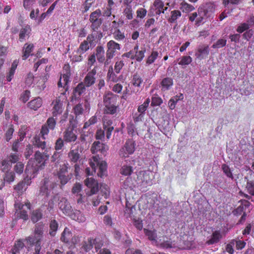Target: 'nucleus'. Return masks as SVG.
I'll return each mask as SVG.
<instances>
[{
  "instance_id": "obj_1",
  "label": "nucleus",
  "mask_w": 254,
  "mask_h": 254,
  "mask_svg": "<svg viewBox=\"0 0 254 254\" xmlns=\"http://www.w3.org/2000/svg\"><path fill=\"white\" fill-rule=\"evenodd\" d=\"M50 155L48 153L47 149L45 150L43 153L39 151H37L34 155V160H29L28 164L26 167L25 173H35L38 170L39 167L42 165H44L45 161L49 159Z\"/></svg>"
},
{
  "instance_id": "obj_2",
  "label": "nucleus",
  "mask_w": 254,
  "mask_h": 254,
  "mask_svg": "<svg viewBox=\"0 0 254 254\" xmlns=\"http://www.w3.org/2000/svg\"><path fill=\"white\" fill-rule=\"evenodd\" d=\"M107 47L105 65H108L111 63V59L113 58L117 52L121 49L120 45L114 40L109 41L107 44Z\"/></svg>"
},
{
  "instance_id": "obj_3",
  "label": "nucleus",
  "mask_w": 254,
  "mask_h": 254,
  "mask_svg": "<svg viewBox=\"0 0 254 254\" xmlns=\"http://www.w3.org/2000/svg\"><path fill=\"white\" fill-rule=\"evenodd\" d=\"M101 11L99 9L90 14L89 20L91 23L90 27L92 31H97L102 24L103 19L101 17Z\"/></svg>"
},
{
  "instance_id": "obj_4",
  "label": "nucleus",
  "mask_w": 254,
  "mask_h": 254,
  "mask_svg": "<svg viewBox=\"0 0 254 254\" xmlns=\"http://www.w3.org/2000/svg\"><path fill=\"white\" fill-rule=\"evenodd\" d=\"M153 173L149 171H141L137 173V183L146 187L152 184Z\"/></svg>"
},
{
  "instance_id": "obj_5",
  "label": "nucleus",
  "mask_w": 254,
  "mask_h": 254,
  "mask_svg": "<svg viewBox=\"0 0 254 254\" xmlns=\"http://www.w3.org/2000/svg\"><path fill=\"white\" fill-rule=\"evenodd\" d=\"M44 233V225L37 224L35 225L34 236H29L27 238V241L30 244H34L35 243H41Z\"/></svg>"
},
{
  "instance_id": "obj_6",
  "label": "nucleus",
  "mask_w": 254,
  "mask_h": 254,
  "mask_svg": "<svg viewBox=\"0 0 254 254\" xmlns=\"http://www.w3.org/2000/svg\"><path fill=\"white\" fill-rule=\"evenodd\" d=\"M55 187V184L49 178H45L41 182L39 194L48 197L51 190Z\"/></svg>"
},
{
  "instance_id": "obj_7",
  "label": "nucleus",
  "mask_w": 254,
  "mask_h": 254,
  "mask_svg": "<svg viewBox=\"0 0 254 254\" xmlns=\"http://www.w3.org/2000/svg\"><path fill=\"white\" fill-rule=\"evenodd\" d=\"M135 150V142L132 139L127 140L125 145L120 149L119 154L123 158H126L132 154Z\"/></svg>"
},
{
  "instance_id": "obj_8",
  "label": "nucleus",
  "mask_w": 254,
  "mask_h": 254,
  "mask_svg": "<svg viewBox=\"0 0 254 254\" xmlns=\"http://www.w3.org/2000/svg\"><path fill=\"white\" fill-rule=\"evenodd\" d=\"M85 185L90 190L86 192V194L90 196L96 193L99 190L98 183L96 180L92 178H87L84 181Z\"/></svg>"
},
{
  "instance_id": "obj_9",
  "label": "nucleus",
  "mask_w": 254,
  "mask_h": 254,
  "mask_svg": "<svg viewBox=\"0 0 254 254\" xmlns=\"http://www.w3.org/2000/svg\"><path fill=\"white\" fill-rule=\"evenodd\" d=\"M94 35L93 34L89 35L86 40L83 41L80 45L79 47L77 50V53L79 54L82 55L89 49V44L92 45L93 41H94Z\"/></svg>"
},
{
  "instance_id": "obj_10",
  "label": "nucleus",
  "mask_w": 254,
  "mask_h": 254,
  "mask_svg": "<svg viewBox=\"0 0 254 254\" xmlns=\"http://www.w3.org/2000/svg\"><path fill=\"white\" fill-rule=\"evenodd\" d=\"M109 147L107 145L104 144L99 141H95L93 143L91 148V151L93 154L100 152L104 155H105Z\"/></svg>"
},
{
  "instance_id": "obj_11",
  "label": "nucleus",
  "mask_w": 254,
  "mask_h": 254,
  "mask_svg": "<svg viewBox=\"0 0 254 254\" xmlns=\"http://www.w3.org/2000/svg\"><path fill=\"white\" fill-rule=\"evenodd\" d=\"M59 208L66 215H70L72 212V207L65 197H62L58 203Z\"/></svg>"
},
{
  "instance_id": "obj_12",
  "label": "nucleus",
  "mask_w": 254,
  "mask_h": 254,
  "mask_svg": "<svg viewBox=\"0 0 254 254\" xmlns=\"http://www.w3.org/2000/svg\"><path fill=\"white\" fill-rule=\"evenodd\" d=\"M209 54V48L208 45H199L195 53V56L198 60H201L205 58Z\"/></svg>"
},
{
  "instance_id": "obj_13",
  "label": "nucleus",
  "mask_w": 254,
  "mask_h": 254,
  "mask_svg": "<svg viewBox=\"0 0 254 254\" xmlns=\"http://www.w3.org/2000/svg\"><path fill=\"white\" fill-rule=\"evenodd\" d=\"M96 69L95 67L92 70L88 72L84 79V84L86 87H90L93 85L96 80Z\"/></svg>"
},
{
  "instance_id": "obj_14",
  "label": "nucleus",
  "mask_w": 254,
  "mask_h": 254,
  "mask_svg": "<svg viewBox=\"0 0 254 254\" xmlns=\"http://www.w3.org/2000/svg\"><path fill=\"white\" fill-rule=\"evenodd\" d=\"M30 184L31 178L27 176L17 185L15 186L14 189L18 193H22L26 190L27 187L29 186Z\"/></svg>"
},
{
  "instance_id": "obj_15",
  "label": "nucleus",
  "mask_w": 254,
  "mask_h": 254,
  "mask_svg": "<svg viewBox=\"0 0 254 254\" xmlns=\"http://www.w3.org/2000/svg\"><path fill=\"white\" fill-rule=\"evenodd\" d=\"M80 148L77 147L75 149H71L68 153V158L70 162L77 163L81 158V153Z\"/></svg>"
},
{
  "instance_id": "obj_16",
  "label": "nucleus",
  "mask_w": 254,
  "mask_h": 254,
  "mask_svg": "<svg viewBox=\"0 0 254 254\" xmlns=\"http://www.w3.org/2000/svg\"><path fill=\"white\" fill-rule=\"evenodd\" d=\"M118 97V96L114 94L111 92L107 93L104 95L103 98L104 105H115Z\"/></svg>"
},
{
  "instance_id": "obj_17",
  "label": "nucleus",
  "mask_w": 254,
  "mask_h": 254,
  "mask_svg": "<svg viewBox=\"0 0 254 254\" xmlns=\"http://www.w3.org/2000/svg\"><path fill=\"white\" fill-rule=\"evenodd\" d=\"M95 57L97 58V61L99 63H104L105 65V61L106 59L105 57V51L104 48L101 46H97L95 49L94 53Z\"/></svg>"
},
{
  "instance_id": "obj_18",
  "label": "nucleus",
  "mask_w": 254,
  "mask_h": 254,
  "mask_svg": "<svg viewBox=\"0 0 254 254\" xmlns=\"http://www.w3.org/2000/svg\"><path fill=\"white\" fill-rule=\"evenodd\" d=\"M85 85H84L82 82L77 85L73 90V95L72 96V99L74 98L75 100H76L80 98L81 95L85 91Z\"/></svg>"
},
{
  "instance_id": "obj_19",
  "label": "nucleus",
  "mask_w": 254,
  "mask_h": 254,
  "mask_svg": "<svg viewBox=\"0 0 254 254\" xmlns=\"http://www.w3.org/2000/svg\"><path fill=\"white\" fill-rule=\"evenodd\" d=\"M63 137L66 142H74L77 139V135L72 129H66L64 131Z\"/></svg>"
},
{
  "instance_id": "obj_20",
  "label": "nucleus",
  "mask_w": 254,
  "mask_h": 254,
  "mask_svg": "<svg viewBox=\"0 0 254 254\" xmlns=\"http://www.w3.org/2000/svg\"><path fill=\"white\" fill-rule=\"evenodd\" d=\"M91 136H92V135L90 134V133H88L87 132H86L85 131H83L81 133L79 138L81 143V146L80 147V151H82V150H83L84 144L86 145L87 143L90 140Z\"/></svg>"
},
{
  "instance_id": "obj_21",
  "label": "nucleus",
  "mask_w": 254,
  "mask_h": 254,
  "mask_svg": "<svg viewBox=\"0 0 254 254\" xmlns=\"http://www.w3.org/2000/svg\"><path fill=\"white\" fill-rule=\"evenodd\" d=\"M173 84V81L172 78L165 77L163 78L160 83V87L161 88V90H168L169 89H170Z\"/></svg>"
},
{
  "instance_id": "obj_22",
  "label": "nucleus",
  "mask_w": 254,
  "mask_h": 254,
  "mask_svg": "<svg viewBox=\"0 0 254 254\" xmlns=\"http://www.w3.org/2000/svg\"><path fill=\"white\" fill-rule=\"evenodd\" d=\"M42 104V100L41 98L38 97L34 100H31L28 103V106L32 110L35 111L39 108Z\"/></svg>"
},
{
  "instance_id": "obj_23",
  "label": "nucleus",
  "mask_w": 254,
  "mask_h": 254,
  "mask_svg": "<svg viewBox=\"0 0 254 254\" xmlns=\"http://www.w3.org/2000/svg\"><path fill=\"white\" fill-rule=\"evenodd\" d=\"M34 48V45L32 44H28L26 43L23 49V55L22 59L25 60L27 58L29 57L31 53L32 52Z\"/></svg>"
},
{
  "instance_id": "obj_24",
  "label": "nucleus",
  "mask_w": 254,
  "mask_h": 254,
  "mask_svg": "<svg viewBox=\"0 0 254 254\" xmlns=\"http://www.w3.org/2000/svg\"><path fill=\"white\" fill-rule=\"evenodd\" d=\"M222 236L219 231H215L213 232L211 238L206 242V244L208 245H212L215 243H217L221 239Z\"/></svg>"
},
{
  "instance_id": "obj_25",
  "label": "nucleus",
  "mask_w": 254,
  "mask_h": 254,
  "mask_svg": "<svg viewBox=\"0 0 254 254\" xmlns=\"http://www.w3.org/2000/svg\"><path fill=\"white\" fill-rule=\"evenodd\" d=\"M31 32L30 26L26 25L22 28L19 34V40L20 42H23L26 36H29Z\"/></svg>"
},
{
  "instance_id": "obj_26",
  "label": "nucleus",
  "mask_w": 254,
  "mask_h": 254,
  "mask_svg": "<svg viewBox=\"0 0 254 254\" xmlns=\"http://www.w3.org/2000/svg\"><path fill=\"white\" fill-rule=\"evenodd\" d=\"M72 237V235L71 231L68 228L66 227L62 234L61 240L64 243H68L71 241Z\"/></svg>"
},
{
  "instance_id": "obj_27",
  "label": "nucleus",
  "mask_w": 254,
  "mask_h": 254,
  "mask_svg": "<svg viewBox=\"0 0 254 254\" xmlns=\"http://www.w3.org/2000/svg\"><path fill=\"white\" fill-rule=\"evenodd\" d=\"M14 179L15 174L13 172H6L3 178L4 182H3L2 184L0 186V190H1V189L4 186L5 182L10 183L14 181Z\"/></svg>"
},
{
  "instance_id": "obj_28",
  "label": "nucleus",
  "mask_w": 254,
  "mask_h": 254,
  "mask_svg": "<svg viewBox=\"0 0 254 254\" xmlns=\"http://www.w3.org/2000/svg\"><path fill=\"white\" fill-rule=\"evenodd\" d=\"M96 165L98 166L99 172L97 175L99 177H103L106 173L107 170V163L105 161H102L100 162L96 163Z\"/></svg>"
},
{
  "instance_id": "obj_29",
  "label": "nucleus",
  "mask_w": 254,
  "mask_h": 254,
  "mask_svg": "<svg viewBox=\"0 0 254 254\" xmlns=\"http://www.w3.org/2000/svg\"><path fill=\"white\" fill-rule=\"evenodd\" d=\"M181 12L179 10H174L171 12V16L168 19L170 23H177V20L181 16Z\"/></svg>"
},
{
  "instance_id": "obj_30",
  "label": "nucleus",
  "mask_w": 254,
  "mask_h": 254,
  "mask_svg": "<svg viewBox=\"0 0 254 254\" xmlns=\"http://www.w3.org/2000/svg\"><path fill=\"white\" fill-rule=\"evenodd\" d=\"M50 231L49 234L51 237L55 236L58 229L59 224L57 221L55 219L52 220L50 223Z\"/></svg>"
},
{
  "instance_id": "obj_31",
  "label": "nucleus",
  "mask_w": 254,
  "mask_h": 254,
  "mask_svg": "<svg viewBox=\"0 0 254 254\" xmlns=\"http://www.w3.org/2000/svg\"><path fill=\"white\" fill-rule=\"evenodd\" d=\"M33 145L35 147L42 150H47L46 147V142L45 141L41 140L39 137L36 136L33 138Z\"/></svg>"
},
{
  "instance_id": "obj_32",
  "label": "nucleus",
  "mask_w": 254,
  "mask_h": 254,
  "mask_svg": "<svg viewBox=\"0 0 254 254\" xmlns=\"http://www.w3.org/2000/svg\"><path fill=\"white\" fill-rule=\"evenodd\" d=\"M62 103L61 100L56 99L53 108V114L54 116H56L62 113Z\"/></svg>"
},
{
  "instance_id": "obj_33",
  "label": "nucleus",
  "mask_w": 254,
  "mask_h": 254,
  "mask_svg": "<svg viewBox=\"0 0 254 254\" xmlns=\"http://www.w3.org/2000/svg\"><path fill=\"white\" fill-rule=\"evenodd\" d=\"M153 5L155 7L156 14L160 15L161 13H164L163 10L164 7V3L161 0H155L154 2Z\"/></svg>"
},
{
  "instance_id": "obj_34",
  "label": "nucleus",
  "mask_w": 254,
  "mask_h": 254,
  "mask_svg": "<svg viewBox=\"0 0 254 254\" xmlns=\"http://www.w3.org/2000/svg\"><path fill=\"white\" fill-rule=\"evenodd\" d=\"M118 106L115 105H105L104 112L105 114L114 115L118 111Z\"/></svg>"
},
{
  "instance_id": "obj_35",
  "label": "nucleus",
  "mask_w": 254,
  "mask_h": 254,
  "mask_svg": "<svg viewBox=\"0 0 254 254\" xmlns=\"http://www.w3.org/2000/svg\"><path fill=\"white\" fill-rule=\"evenodd\" d=\"M72 218L79 222H84L86 220V218L83 214L79 210H77L72 215Z\"/></svg>"
},
{
  "instance_id": "obj_36",
  "label": "nucleus",
  "mask_w": 254,
  "mask_h": 254,
  "mask_svg": "<svg viewBox=\"0 0 254 254\" xmlns=\"http://www.w3.org/2000/svg\"><path fill=\"white\" fill-rule=\"evenodd\" d=\"M24 247V244L21 240L16 241L14 247L11 249V254H17Z\"/></svg>"
},
{
  "instance_id": "obj_37",
  "label": "nucleus",
  "mask_w": 254,
  "mask_h": 254,
  "mask_svg": "<svg viewBox=\"0 0 254 254\" xmlns=\"http://www.w3.org/2000/svg\"><path fill=\"white\" fill-rule=\"evenodd\" d=\"M42 213L39 209L33 210L31 217V219L33 223H36L41 219Z\"/></svg>"
},
{
  "instance_id": "obj_38",
  "label": "nucleus",
  "mask_w": 254,
  "mask_h": 254,
  "mask_svg": "<svg viewBox=\"0 0 254 254\" xmlns=\"http://www.w3.org/2000/svg\"><path fill=\"white\" fill-rule=\"evenodd\" d=\"M198 13L199 17L197 19V23L201 22L205 17H207L209 16V15L207 14L208 11L203 8H199Z\"/></svg>"
},
{
  "instance_id": "obj_39",
  "label": "nucleus",
  "mask_w": 254,
  "mask_h": 254,
  "mask_svg": "<svg viewBox=\"0 0 254 254\" xmlns=\"http://www.w3.org/2000/svg\"><path fill=\"white\" fill-rule=\"evenodd\" d=\"M144 232L148 239L150 241H155L157 238V234L155 230H149L144 229Z\"/></svg>"
},
{
  "instance_id": "obj_40",
  "label": "nucleus",
  "mask_w": 254,
  "mask_h": 254,
  "mask_svg": "<svg viewBox=\"0 0 254 254\" xmlns=\"http://www.w3.org/2000/svg\"><path fill=\"white\" fill-rule=\"evenodd\" d=\"M69 77L67 74H64L62 76L60 77V79H62V82H63L64 86L63 88L65 89V91L61 94L64 95L65 92L68 90V83L69 81Z\"/></svg>"
},
{
  "instance_id": "obj_41",
  "label": "nucleus",
  "mask_w": 254,
  "mask_h": 254,
  "mask_svg": "<svg viewBox=\"0 0 254 254\" xmlns=\"http://www.w3.org/2000/svg\"><path fill=\"white\" fill-rule=\"evenodd\" d=\"M96 241V239H89L87 242H84L82 248L86 251L88 252L93 247L95 242Z\"/></svg>"
},
{
  "instance_id": "obj_42",
  "label": "nucleus",
  "mask_w": 254,
  "mask_h": 254,
  "mask_svg": "<svg viewBox=\"0 0 254 254\" xmlns=\"http://www.w3.org/2000/svg\"><path fill=\"white\" fill-rule=\"evenodd\" d=\"M107 78L109 80L116 82L118 81V77L113 71L112 66H110L107 73Z\"/></svg>"
},
{
  "instance_id": "obj_43",
  "label": "nucleus",
  "mask_w": 254,
  "mask_h": 254,
  "mask_svg": "<svg viewBox=\"0 0 254 254\" xmlns=\"http://www.w3.org/2000/svg\"><path fill=\"white\" fill-rule=\"evenodd\" d=\"M180 9L185 12H189L194 9V7L192 5L189 4L185 1L180 4Z\"/></svg>"
},
{
  "instance_id": "obj_44",
  "label": "nucleus",
  "mask_w": 254,
  "mask_h": 254,
  "mask_svg": "<svg viewBox=\"0 0 254 254\" xmlns=\"http://www.w3.org/2000/svg\"><path fill=\"white\" fill-rule=\"evenodd\" d=\"M150 102V99L149 98H147L142 104L138 106L137 108V112L145 115V111L147 110Z\"/></svg>"
},
{
  "instance_id": "obj_45",
  "label": "nucleus",
  "mask_w": 254,
  "mask_h": 254,
  "mask_svg": "<svg viewBox=\"0 0 254 254\" xmlns=\"http://www.w3.org/2000/svg\"><path fill=\"white\" fill-rule=\"evenodd\" d=\"M49 77L48 74L45 73L38 77L37 84H38V86H41L42 88L44 89L45 87V83Z\"/></svg>"
},
{
  "instance_id": "obj_46",
  "label": "nucleus",
  "mask_w": 254,
  "mask_h": 254,
  "mask_svg": "<svg viewBox=\"0 0 254 254\" xmlns=\"http://www.w3.org/2000/svg\"><path fill=\"white\" fill-rule=\"evenodd\" d=\"M226 43L227 40L225 39H219L212 45V48L213 49H219L223 48L226 46Z\"/></svg>"
},
{
  "instance_id": "obj_47",
  "label": "nucleus",
  "mask_w": 254,
  "mask_h": 254,
  "mask_svg": "<svg viewBox=\"0 0 254 254\" xmlns=\"http://www.w3.org/2000/svg\"><path fill=\"white\" fill-rule=\"evenodd\" d=\"M132 82V84L134 86L139 87H140L141 84L143 82V79L140 77V76L139 75H138V74H134L133 75Z\"/></svg>"
},
{
  "instance_id": "obj_48",
  "label": "nucleus",
  "mask_w": 254,
  "mask_h": 254,
  "mask_svg": "<svg viewBox=\"0 0 254 254\" xmlns=\"http://www.w3.org/2000/svg\"><path fill=\"white\" fill-rule=\"evenodd\" d=\"M124 15L127 19H131L133 18V10L131 5H127L123 11Z\"/></svg>"
},
{
  "instance_id": "obj_49",
  "label": "nucleus",
  "mask_w": 254,
  "mask_h": 254,
  "mask_svg": "<svg viewBox=\"0 0 254 254\" xmlns=\"http://www.w3.org/2000/svg\"><path fill=\"white\" fill-rule=\"evenodd\" d=\"M245 180L247 181V188L249 193L252 195H254V182L252 181H249L247 177L244 178Z\"/></svg>"
},
{
  "instance_id": "obj_50",
  "label": "nucleus",
  "mask_w": 254,
  "mask_h": 254,
  "mask_svg": "<svg viewBox=\"0 0 254 254\" xmlns=\"http://www.w3.org/2000/svg\"><path fill=\"white\" fill-rule=\"evenodd\" d=\"M222 170L223 173L229 178L233 179L234 177L230 167L226 164L222 165Z\"/></svg>"
},
{
  "instance_id": "obj_51",
  "label": "nucleus",
  "mask_w": 254,
  "mask_h": 254,
  "mask_svg": "<svg viewBox=\"0 0 254 254\" xmlns=\"http://www.w3.org/2000/svg\"><path fill=\"white\" fill-rule=\"evenodd\" d=\"M61 157V154L60 152H58L57 151H55L51 157V161L52 162L55 163L56 165H57L60 163Z\"/></svg>"
},
{
  "instance_id": "obj_52",
  "label": "nucleus",
  "mask_w": 254,
  "mask_h": 254,
  "mask_svg": "<svg viewBox=\"0 0 254 254\" xmlns=\"http://www.w3.org/2000/svg\"><path fill=\"white\" fill-rule=\"evenodd\" d=\"M59 180L60 181V183L62 186L65 185L71 179L68 175H58Z\"/></svg>"
},
{
  "instance_id": "obj_53",
  "label": "nucleus",
  "mask_w": 254,
  "mask_h": 254,
  "mask_svg": "<svg viewBox=\"0 0 254 254\" xmlns=\"http://www.w3.org/2000/svg\"><path fill=\"white\" fill-rule=\"evenodd\" d=\"M132 172V167L129 166L124 165L121 169V173L125 176L130 175Z\"/></svg>"
},
{
  "instance_id": "obj_54",
  "label": "nucleus",
  "mask_w": 254,
  "mask_h": 254,
  "mask_svg": "<svg viewBox=\"0 0 254 254\" xmlns=\"http://www.w3.org/2000/svg\"><path fill=\"white\" fill-rule=\"evenodd\" d=\"M45 125H47V127L51 130H54L55 127L56 125V121L53 117L49 118L47 120V122L45 124Z\"/></svg>"
},
{
  "instance_id": "obj_55",
  "label": "nucleus",
  "mask_w": 254,
  "mask_h": 254,
  "mask_svg": "<svg viewBox=\"0 0 254 254\" xmlns=\"http://www.w3.org/2000/svg\"><path fill=\"white\" fill-rule=\"evenodd\" d=\"M64 138H59L56 141L55 144V149L56 151L61 150L64 146Z\"/></svg>"
},
{
  "instance_id": "obj_56",
  "label": "nucleus",
  "mask_w": 254,
  "mask_h": 254,
  "mask_svg": "<svg viewBox=\"0 0 254 254\" xmlns=\"http://www.w3.org/2000/svg\"><path fill=\"white\" fill-rule=\"evenodd\" d=\"M146 50L144 48L141 50L136 52L134 55V59L138 62H140L142 60L144 57V53Z\"/></svg>"
},
{
  "instance_id": "obj_57",
  "label": "nucleus",
  "mask_w": 254,
  "mask_h": 254,
  "mask_svg": "<svg viewBox=\"0 0 254 254\" xmlns=\"http://www.w3.org/2000/svg\"><path fill=\"white\" fill-rule=\"evenodd\" d=\"M145 115L140 112H137L133 115V121L134 123L142 122L144 119Z\"/></svg>"
},
{
  "instance_id": "obj_58",
  "label": "nucleus",
  "mask_w": 254,
  "mask_h": 254,
  "mask_svg": "<svg viewBox=\"0 0 254 254\" xmlns=\"http://www.w3.org/2000/svg\"><path fill=\"white\" fill-rule=\"evenodd\" d=\"M24 164L21 162H17L16 164L14 167V171L19 174L23 173L24 170Z\"/></svg>"
},
{
  "instance_id": "obj_59",
  "label": "nucleus",
  "mask_w": 254,
  "mask_h": 254,
  "mask_svg": "<svg viewBox=\"0 0 254 254\" xmlns=\"http://www.w3.org/2000/svg\"><path fill=\"white\" fill-rule=\"evenodd\" d=\"M192 62V58L190 56H184L182 58L179 64L186 65L189 64Z\"/></svg>"
},
{
  "instance_id": "obj_60",
  "label": "nucleus",
  "mask_w": 254,
  "mask_h": 254,
  "mask_svg": "<svg viewBox=\"0 0 254 254\" xmlns=\"http://www.w3.org/2000/svg\"><path fill=\"white\" fill-rule=\"evenodd\" d=\"M97 122V118L96 116H92L88 121L85 123L83 129H85L92 125H94Z\"/></svg>"
},
{
  "instance_id": "obj_61",
  "label": "nucleus",
  "mask_w": 254,
  "mask_h": 254,
  "mask_svg": "<svg viewBox=\"0 0 254 254\" xmlns=\"http://www.w3.org/2000/svg\"><path fill=\"white\" fill-rule=\"evenodd\" d=\"M14 132L13 125H10L5 134V139L7 141L10 140Z\"/></svg>"
},
{
  "instance_id": "obj_62",
  "label": "nucleus",
  "mask_w": 254,
  "mask_h": 254,
  "mask_svg": "<svg viewBox=\"0 0 254 254\" xmlns=\"http://www.w3.org/2000/svg\"><path fill=\"white\" fill-rule=\"evenodd\" d=\"M113 34L114 38L117 40H122L125 38L124 33H122L119 29L116 30Z\"/></svg>"
},
{
  "instance_id": "obj_63",
  "label": "nucleus",
  "mask_w": 254,
  "mask_h": 254,
  "mask_svg": "<svg viewBox=\"0 0 254 254\" xmlns=\"http://www.w3.org/2000/svg\"><path fill=\"white\" fill-rule=\"evenodd\" d=\"M74 113L76 116L83 114L84 109L81 104L78 103L73 108Z\"/></svg>"
},
{
  "instance_id": "obj_64",
  "label": "nucleus",
  "mask_w": 254,
  "mask_h": 254,
  "mask_svg": "<svg viewBox=\"0 0 254 254\" xmlns=\"http://www.w3.org/2000/svg\"><path fill=\"white\" fill-rule=\"evenodd\" d=\"M81 190L82 185L80 183H75L73 186L71 191L72 193L78 195Z\"/></svg>"
}]
</instances>
